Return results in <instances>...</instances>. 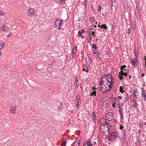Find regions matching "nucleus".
<instances>
[{
	"label": "nucleus",
	"instance_id": "nucleus-62",
	"mask_svg": "<svg viewBox=\"0 0 146 146\" xmlns=\"http://www.w3.org/2000/svg\"><path fill=\"white\" fill-rule=\"evenodd\" d=\"M72 55L73 58L75 56V54H72Z\"/></svg>",
	"mask_w": 146,
	"mask_h": 146
},
{
	"label": "nucleus",
	"instance_id": "nucleus-35",
	"mask_svg": "<svg viewBox=\"0 0 146 146\" xmlns=\"http://www.w3.org/2000/svg\"><path fill=\"white\" fill-rule=\"evenodd\" d=\"M119 105H120V104H119V103L118 104V106L119 108V112L122 111H123L122 108Z\"/></svg>",
	"mask_w": 146,
	"mask_h": 146
},
{
	"label": "nucleus",
	"instance_id": "nucleus-39",
	"mask_svg": "<svg viewBox=\"0 0 146 146\" xmlns=\"http://www.w3.org/2000/svg\"><path fill=\"white\" fill-rule=\"evenodd\" d=\"M92 45V47L94 49H96L97 48V46L94 44V43Z\"/></svg>",
	"mask_w": 146,
	"mask_h": 146
},
{
	"label": "nucleus",
	"instance_id": "nucleus-56",
	"mask_svg": "<svg viewBox=\"0 0 146 146\" xmlns=\"http://www.w3.org/2000/svg\"><path fill=\"white\" fill-rule=\"evenodd\" d=\"M74 54V50H72V54Z\"/></svg>",
	"mask_w": 146,
	"mask_h": 146
},
{
	"label": "nucleus",
	"instance_id": "nucleus-23",
	"mask_svg": "<svg viewBox=\"0 0 146 146\" xmlns=\"http://www.w3.org/2000/svg\"><path fill=\"white\" fill-rule=\"evenodd\" d=\"M92 39V36L90 35H88L87 38V40H88V42L90 43L91 42Z\"/></svg>",
	"mask_w": 146,
	"mask_h": 146
},
{
	"label": "nucleus",
	"instance_id": "nucleus-50",
	"mask_svg": "<svg viewBox=\"0 0 146 146\" xmlns=\"http://www.w3.org/2000/svg\"><path fill=\"white\" fill-rule=\"evenodd\" d=\"M101 6L100 5H99L98 6V11H100L101 10Z\"/></svg>",
	"mask_w": 146,
	"mask_h": 146
},
{
	"label": "nucleus",
	"instance_id": "nucleus-18",
	"mask_svg": "<svg viewBox=\"0 0 146 146\" xmlns=\"http://www.w3.org/2000/svg\"><path fill=\"white\" fill-rule=\"evenodd\" d=\"M1 30H3L4 31H7L8 30V28L5 25H3L1 28Z\"/></svg>",
	"mask_w": 146,
	"mask_h": 146
},
{
	"label": "nucleus",
	"instance_id": "nucleus-20",
	"mask_svg": "<svg viewBox=\"0 0 146 146\" xmlns=\"http://www.w3.org/2000/svg\"><path fill=\"white\" fill-rule=\"evenodd\" d=\"M142 95L144 98V100H146V90H142Z\"/></svg>",
	"mask_w": 146,
	"mask_h": 146
},
{
	"label": "nucleus",
	"instance_id": "nucleus-21",
	"mask_svg": "<svg viewBox=\"0 0 146 146\" xmlns=\"http://www.w3.org/2000/svg\"><path fill=\"white\" fill-rule=\"evenodd\" d=\"M67 139H62V142L61 144V146H66V141Z\"/></svg>",
	"mask_w": 146,
	"mask_h": 146
},
{
	"label": "nucleus",
	"instance_id": "nucleus-46",
	"mask_svg": "<svg viewBox=\"0 0 146 146\" xmlns=\"http://www.w3.org/2000/svg\"><path fill=\"white\" fill-rule=\"evenodd\" d=\"M128 35H129L130 33V29L129 28H128Z\"/></svg>",
	"mask_w": 146,
	"mask_h": 146
},
{
	"label": "nucleus",
	"instance_id": "nucleus-55",
	"mask_svg": "<svg viewBox=\"0 0 146 146\" xmlns=\"http://www.w3.org/2000/svg\"><path fill=\"white\" fill-rule=\"evenodd\" d=\"M117 98H118L119 99V100H120L121 98L122 97L120 96H119Z\"/></svg>",
	"mask_w": 146,
	"mask_h": 146
},
{
	"label": "nucleus",
	"instance_id": "nucleus-10",
	"mask_svg": "<svg viewBox=\"0 0 146 146\" xmlns=\"http://www.w3.org/2000/svg\"><path fill=\"white\" fill-rule=\"evenodd\" d=\"M132 64L134 68L136 67L137 66V58L133 59L132 58H130Z\"/></svg>",
	"mask_w": 146,
	"mask_h": 146
},
{
	"label": "nucleus",
	"instance_id": "nucleus-59",
	"mask_svg": "<svg viewBox=\"0 0 146 146\" xmlns=\"http://www.w3.org/2000/svg\"><path fill=\"white\" fill-rule=\"evenodd\" d=\"M145 76V74H142L141 75V77H142L143 76Z\"/></svg>",
	"mask_w": 146,
	"mask_h": 146
},
{
	"label": "nucleus",
	"instance_id": "nucleus-28",
	"mask_svg": "<svg viewBox=\"0 0 146 146\" xmlns=\"http://www.w3.org/2000/svg\"><path fill=\"white\" fill-rule=\"evenodd\" d=\"M82 33L80 32V31H78V35L79 37H81L82 39H84V37L82 35Z\"/></svg>",
	"mask_w": 146,
	"mask_h": 146
},
{
	"label": "nucleus",
	"instance_id": "nucleus-57",
	"mask_svg": "<svg viewBox=\"0 0 146 146\" xmlns=\"http://www.w3.org/2000/svg\"><path fill=\"white\" fill-rule=\"evenodd\" d=\"M139 145H140V146H141V142H139Z\"/></svg>",
	"mask_w": 146,
	"mask_h": 146
},
{
	"label": "nucleus",
	"instance_id": "nucleus-52",
	"mask_svg": "<svg viewBox=\"0 0 146 146\" xmlns=\"http://www.w3.org/2000/svg\"><path fill=\"white\" fill-rule=\"evenodd\" d=\"M124 70L125 71V72H129V70L128 69H124Z\"/></svg>",
	"mask_w": 146,
	"mask_h": 146
},
{
	"label": "nucleus",
	"instance_id": "nucleus-25",
	"mask_svg": "<svg viewBox=\"0 0 146 146\" xmlns=\"http://www.w3.org/2000/svg\"><path fill=\"white\" fill-rule=\"evenodd\" d=\"M126 68V66L125 65H122L121 66L120 68V70L121 71L120 72H124V70L125 68Z\"/></svg>",
	"mask_w": 146,
	"mask_h": 146
},
{
	"label": "nucleus",
	"instance_id": "nucleus-38",
	"mask_svg": "<svg viewBox=\"0 0 146 146\" xmlns=\"http://www.w3.org/2000/svg\"><path fill=\"white\" fill-rule=\"evenodd\" d=\"M135 92H136V91H135V92H134L132 94V95L133 96L135 97V98L137 99V96L136 95Z\"/></svg>",
	"mask_w": 146,
	"mask_h": 146
},
{
	"label": "nucleus",
	"instance_id": "nucleus-16",
	"mask_svg": "<svg viewBox=\"0 0 146 146\" xmlns=\"http://www.w3.org/2000/svg\"><path fill=\"white\" fill-rule=\"evenodd\" d=\"M86 62L87 61L89 64H92V59L91 58V56H88L87 58H86Z\"/></svg>",
	"mask_w": 146,
	"mask_h": 146
},
{
	"label": "nucleus",
	"instance_id": "nucleus-48",
	"mask_svg": "<svg viewBox=\"0 0 146 146\" xmlns=\"http://www.w3.org/2000/svg\"><path fill=\"white\" fill-rule=\"evenodd\" d=\"M80 32L82 33H85L86 32L85 31L84 29H82L81 30V31Z\"/></svg>",
	"mask_w": 146,
	"mask_h": 146
},
{
	"label": "nucleus",
	"instance_id": "nucleus-34",
	"mask_svg": "<svg viewBox=\"0 0 146 146\" xmlns=\"http://www.w3.org/2000/svg\"><path fill=\"white\" fill-rule=\"evenodd\" d=\"M97 53L98 54L97 58H98V59H97V60H99V59H101V58H102L100 54H99V52H97Z\"/></svg>",
	"mask_w": 146,
	"mask_h": 146
},
{
	"label": "nucleus",
	"instance_id": "nucleus-13",
	"mask_svg": "<svg viewBox=\"0 0 146 146\" xmlns=\"http://www.w3.org/2000/svg\"><path fill=\"white\" fill-rule=\"evenodd\" d=\"M28 14L30 17H32L34 14V9L33 8H30L28 9Z\"/></svg>",
	"mask_w": 146,
	"mask_h": 146
},
{
	"label": "nucleus",
	"instance_id": "nucleus-32",
	"mask_svg": "<svg viewBox=\"0 0 146 146\" xmlns=\"http://www.w3.org/2000/svg\"><path fill=\"white\" fill-rule=\"evenodd\" d=\"M4 46V43L3 42L0 41V49H2Z\"/></svg>",
	"mask_w": 146,
	"mask_h": 146
},
{
	"label": "nucleus",
	"instance_id": "nucleus-53",
	"mask_svg": "<svg viewBox=\"0 0 146 146\" xmlns=\"http://www.w3.org/2000/svg\"><path fill=\"white\" fill-rule=\"evenodd\" d=\"M93 29V25H92V26H91V27L90 29L91 30H92Z\"/></svg>",
	"mask_w": 146,
	"mask_h": 146
},
{
	"label": "nucleus",
	"instance_id": "nucleus-29",
	"mask_svg": "<svg viewBox=\"0 0 146 146\" xmlns=\"http://www.w3.org/2000/svg\"><path fill=\"white\" fill-rule=\"evenodd\" d=\"M101 28H103L104 29H108L107 27L106 24H102L101 26Z\"/></svg>",
	"mask_w": 146,
	"mask_h": 146
},
{
	"label": "nucleus",
	"instance_id": "nucleus-24",
	"mask_svg": "<svg viewBox=\"0 0 146 146\" xmlns=\"http://www.w3.org/2000/svg\"><path fill=\"white\" fill-rule=\"evenodd\" d=\"M79 84V82L78 80H76L75 81L74 83V86L76 88L77 87Z\"/></svg>",
	"mask_w": 146,
	"mask_h": 146
},
{
	"label": "nucleus",
	"instance_id": "nucleus-58",
	"mask_svg": "<svg viewBox=\"0 0 146 146\" xmlns=\"http://www.w3.org/2000/svg\"><path fill=\"white\" fill-rule=\"evenodd\" d=\"M96 143V142H94L93 143V145H95Z\"/></svg>",
	"mask_w": 146,
	"mask_h": 146
},
{
	"label": "nucleus",
	"instance_id": "nucleus-5",
	"mask_svg": "<svg viewBox=\"0 0 146 146\" xmlns=\"http://www.w3.org/2000/svg\"><path fill=\"white\" fill-rule=\"evenodd\" d=\"M114 113L113 112H109L106 115L105 117L106 120L107 121H110L113 120V115Z\"/></svg>",
	"mask_w": 146,
	"mask_h": 146
},
{
	"label": "nucleus",
	"instance_id": "nucleus-9",
	"mask_svg": "<svg viewBox=\"0 0 146 146\" xmlns=\"http://www.w3.org/2000/svg\"><path fill=\"white\" fill-rule=\"evenodd\" d=\"M62 21L63 20L60 19H57L55 23V25L56 27L62 25Z\"/></svg>",
	"mask_w": 146,
	"mask_h": 146
},
{
	"label": "nucleus",
	"instance_id": "nucleus-44",
	"mask_svg": "<svg viewBox=\"0 0 146 146\" xmlns=\"http://www.w3.org/2000/svg\"><path fill=\"white\" fill-rule=\"evenodd\" d=\"M0 15H1L2 16L4 15V13L2 12V11H0Z\"/></svg>",
	"mask_w": 146,
	"mask_h": 146
},
{
	"label": "nucleus",
	"instance_id": "nucleus-27",
	"mask_svg": "<svg viewBox=\"0 0 146 146\" xmlns=\"http://www.w3.org/2000/svg\"><path fill=\"white\" fill-rule=\"evenodd\" d=\"M133 52L135 55V58H137V52L136 49H134L133 50Z\"/></svg>",
	"mask_w": 146,
	"mask_h": 146
},
{
	"label": "nucleus",
	"instance_id": "nucleus-3",
	"mask_svg": "<svg viewBox=\"0 0 146 146\" xmlns=\"http://www.w3.org/2000/svg\"><path fill=\"white\" fill-rule=\"evenodd\" d=\"M108 125H109L107 123L104 124H100V129L101 131L104 133H105L106 132H108L109 130Z\"/></svg>",
	"mask_w": 146,
	"mask_h": 146
},
{
	"label": "nucleus",
	"instance_id": "nucleus-11",
	"mask_svg": "<svg viewBox=\"0 0 146 146\" xmlns=\"http://www.w3.org/2000/svg\"><path fill=\"white\" fill-rule=\"evenodd\" d=\"M80 96L79 94H78L76 97V107L78 108L79 106V103H81V100L80 99Z\"/></svg>",
	"mask_w": 146,
	"mask_h": 146
},
{
	"label": "nucleus",
	"instance_id": "nucleus-60",
	"mask_svg": "<svg viewBox=\"0 0 146 146\" xmlns=\"http://www.w3.org/2000/svg\"><path fill=\"white\" fill-rule=\"evenodd\" d=\"M58 29L59 30H60L61 29V27H60V26H58Z\"/></svg>",
	"mask_w": 146,
	"mask_h": 146
},
{
	"label": "nucleus",
	"instance_id": "nucleus-64",
	"mask_svg": "<svg viewBox=\"0 0 146 146\" xmlns=\"http://www.w3.org/2000/svg\"><path fill=\"white\" fill-rule=\"evenodd\" d=\"M144 59L145 60V61H146V57L145 56H144Z\"/></svg>",
	"mask_w": 146,
	"mask_h": 146
},
{
	"label": "nucleus",
	"instance_id": "nucleus-37",
	"mask_svg": "<svg viewBox=\"0 0 146 146\" xmlns=\"http://www.w3.org/2000/svg\"><path fill=\"white\" fill-rule=\"evenodd\" d=\"M91 93V94L90 95L91 96L93 95L94 96H96V92L95 91H93L92 92V93Z\"/></svg>",
	"mask_w": 146,
	"mask_h": 146
},
{
	"label": "nucleus",
	"instance_id": "nucleus-6",
	"mask_svg": "<svg viewBox=\"0 0 146 146\" xmlns=\"http://www.w3.org/2000/svg\"><path fill=\"white\" fill-rule=\"evenodd\" d=\"M128 72H119V79L120 80H122L123 78V76H126L128 75Z\"/></svg>",
	"mask_w": 146,
	"mask_h": 146
},
{
	"label": "nucleus",
	"instance_id": "nucleus-43",
	"mask_svg": "<svg viewBox=\"0 0 146 146\" xmlns=\"http://www.w3.org/2000/svg\"><path fill=\"white\" fill-rule=\"evenodd\" d=\"M62 106H59L58 108L57 109V110L58 111H59L60 110H62Z\"/></svg>",
	"mask_w": 146,
	"mask_h": 146
},
{
	"label": "nucleus",
	"instance_id": "nucleus-36",
	"mask_svg": "<svg viewBox=\"0 0 146 146\" xmlns=\"http://www.w3.org/2000/svg\"><path fill=\"white\" fill-rule=\"evenodd\" d=\"M90 21L91 22H93L95 21L94 18L93 17H91L90 18Z\"/></svg>",
	"mask_w": 146,
	"mask_h": 146
},
{
	"label": "nucleus",
	"instance_id": "nucleus-22",
	"mask_svg": "<svg viewBox=\"0 0 146 146\" xmlns=\"http://www.w3.org/2000/svg\"><path fill=\"white\" fill-rule=\"evenodd\" d=\"M115 3V0H111L110 1V4L111 5V8L114 5V4Z\"/></svg>",
	"mask_w": 146,
	"mask_h": 146
},
{
	"label": "nucleus",
	"instance_id": "nucleus-40",
	"mask_svg": "<svg viewBox=\"0 0 146 146\" xmlns=\"http://www.w3.org/2000/svg\"><path fill=\"white\" fill-rule=\"evenodd\" d=\"M87 0H85L83 4L85 6V7H86L87 5Z\"/></svg>",
	"mask_w": 146,
	"mask_h": 146
},
{
	"label": "nucleus",
	"instance_id": "nucleus-2",
	"mask_svg": "<svg viewBox=\"0 0 146 146\" xmlns=\"http://www.w3.org/2000/svg\"><path fill=\"white\" fill-rule=\"evenodd\" d=\"M101 82L104 83L107 82L111 83L112 84H114V79L112 76L111 74H105L103 76L102 78L101 79Z\"/></svg>",
	"mask_w": 146,
	"mask_h": 146
},
{
	"label": "nucleus",
	"instance_id": "nucleus-31",
	"mask_svg": "<svg viewBox=\"0 0 146 146\" xmlns=\"http://www.w3.org/2000/svg\"><path fill=\"white\" fill-rule=\"evenodd\" d=\"M119 88L120 89L119 91L120 92H121L122 93H123L124 92H125V91L123 90V88L122 86H120Z\"/></svg>",
	"mask_w": 146,
	"mask_h": 146
},
{
	"label": "nucleus",
	"instance_id": "nucleus-42",
	"mask_svg": "<svg viewBox=\"0 0 146 146\" xmlns=\"http://www.w3.org/2000/svg\"><path fill=\"white\" fill-rule=\"evenodd\" d=\"M66 0H60V2L62 4H64Z\"/></svg>",
	"mask_w": 146,
	"mask_h": 146
},
{
	"label": "nucleus",
	"instance_id": "nucleus-33",
	"mask_svg": "<svg viewBox=\"0 0 146 146\" xmlns=\"http://www.w3.org/2000/svg\"><path fill=\"white\" fill-rule=\"evenodd\" d=\"M76 145H77L78 146H79L80 144V143L79 142H78V143H76V141H75L72 144V146H74L76 145Z\"/></svg>",
	"mask_w": 146,
	"mask_h": 146
},
{
	"label": "nucleus",
	"instance_id": "nucleus-61",
	"mask_svg": "<svg viewBox=\"0 0 146 146\" xmlns=\"http://www.w3.org/2000/svg\"><path fill=\"white\" fill-rule=\"evenodd\" d=\"M92 35H94V34H95V32L94 31H92Z\"/></svg>",
	"mask_w": 146,
	"mask_h": 146
},
{
	"label": "nucleus",
	"instance_id": "nucleus-51",
	"mask_svg": "<svg viewBox=\"0 0 146 146\" xmlns=\"http://www.w3.org/2000/svg\"><path fill=\"white\" fill-rule=\"evenodd\" d=\"M96 88H95V87L92 86V90H96Z\"/></svg>",
	"mask_w": 146,
	"mask_h": 146
},
{
	"label": "nucleus",
	"instance_id": "nucleus-45",
	"mask_svg": "<svg viewBox=\"0 0 146 146\" xmlns=\"http://www.w3.org/2000/svg\"><path fill=\"white\" fill-rule=\"evenodd\" d=\"M115 101L117 102H118L119 101V100L117 98H115Z\"/></svg>",
	"mask_w": 146,
	"mask_h": 146
},
{
	"label": "nucleus",
	"instance_id": "nucleus-15",
	"mask_svg": "<svg viewBox=\"0 0 146 146\" xmlns=\"http://www.w3.org/2000/svg\"><path fill=\"white\" fill-rule=\"evenodd\" d=\"M92 146V145L90 141H86L83 144V146Z\"/></svg>",
	"mask_w": 146,
	"mask_h": 146
},
{
	"label": "nucleus",
	"instance_id": "nucleus-7",
	"mask_svg": "<svg viewBox=\"0 0 146 146\" xmlns=\"http://www.w3.org/2000/svg\"><path fill=\"white\" fill-rule=\"evenodd\" d=\"M98 122L100 124H104L107 123L109 126H111L110 123H109V122L106 120V119H105L104 118L102 117L100 118L98 121Z\"/></svg>",
	"mask_w": 146,
	"mask_h": 146
},
{
	"label": "nucleus",
	"instance_id": "nucleus-49",
	"mask_svg": "<svg viewBox=\"0 0 146 146\" xmlns=\"http://www.w3.org/2000/svg\"><path fill=\"white\" fill-rule=\"evenodd\" d=\"M12 35V33H10L9 34L7 35V37H9L11 36Z\"/></svg>",
	"mask_w": 146,
	"mask_h": 146
},
{
	"label": "nucleus",
	"instance_id": "nucleus-47",
	"mask_svg": "<svg viewBox=\"0 0 146 146\" xmlns=\"http://www.w3.org/2000/svg\"><path fill=\"white\" fill-rule=\"evenodd\" d=\"M123 126H122L121 124H120V127L119 128L121 129L122 130L123 128Z\"/></svg>",
	"mask_w": 146,
	"mask_h": 146
},
{
	"label": "nucleus",
	"instance_id": "nucleus-12",
	"mask_svg": "<svg viewBox=\"0 0 146 146\" xmlns=\"http://www.w3.org/2000/svg\"><path fill=\"white\" fill-rule=\"evenodd\" d=\"M10 111L11 113L14 114L16 110V106L15 105L12 104L10 108Z\"/></svg>",
	"mask_w": 146,
	"mask_h": 146
},
{
	"label": "nucleus",
	"instance_id": "nucleus-41",
	"mask_svg": "<svg viewBox=\"0 0 146 146\" xmlns=\"http://www.w3.org/2000/svg\"><path fill=\"white\" fill-rule=\"evenodd\" d=\"M128 97L127 96H126L125 98L124 99V102H125L127 101L128 100Z\"/></svg>",
	"mask_w": 146,
	"mask_h": 146
},
{
	"label": "nucleus",
	"instance_id": "nucleus-4",
	"mask_svg": "<svg viewBox=\"0 0 146 146\" xmlns=\"http://www.w3.org/2000/svg\"><path fill=\"white\" fill-rule=\"evenodd\" d=\"M118 137V133L115 131H113L109 137L108 140H115Z\"/></svg>",
	"mask_w": 146,
	"mask_h": 146
},
{
	"label": "nucleus",
	"instance_id": "nucleus-19",
	"mask_svg": "<svg viewBox=\"0 0 146 146\" xmlns=\"http://www.w3.org/2000/svg\"><path fill=\"white\" fill-rule=\"evenodd\" d=\"M83 71L86 72H88V68L87 66L86 65H83Z\"/></svg>",
	"mask_w": 146,
	"mask_h": 146
},
{
	"label": "nucleus",
	"instance_id": "nucleus-8",
	"mask_svg": "<svg viewBox=\"0 0 146 146\" xmlns=\"http://www.w3.org/2000/svg\"><path fill=\"white\" fill-rule=\"evenodd\" d=\"M135 13L136 17L139 19L141 16V14L140 8L136 6V7Z\"/></svg>",
	"mask_w": 146,
	"mask_h": 146
},
{
	"label": "nucleus",
	"instance_id": "nucleus-26",
	"mask_svg": "<svg viewBox=\"0 0 146 146\" xmlns=\"http://www.w3.org/2000/svg\"><path fill=\"white\" fill-rule=\"evenodd\" d=\"M137 104V101L135 100H134L133 102L132 105L133 107H135L136 106Z\"/></svg>",
	"mask_w": 146,
	"mask_h": 146
},
{
	"label": "nucleus",
	"instance_id": "nucleus-54",
	"mask_svg": "<svg viewBox=\"0 0 146 146\" xmlns=\"http://www.w3.org/2000/svg\"><path fill=\"white\" fill-rule=\"evenodd\" d=\"M50 69L51 70V69L50 68V67H48L47 68L48 70H49Z\"/></svg>",
	"mask_w": 146,
	"mask_h": 146
},
{
	"label": "nucleus",
	"instance_id": "nucleus-14",
	"mask_svg": "<svg viewBox=\"0 0 146 146\" xmlns=\"http://www.w3.org/2000/svg\"><path fill=\"white\" fill-rule=\"evenodd\" d=\"M126 131L125 130H123L121 132V134L123 139H125L127 137V135H125Z\"/></svg>",
	"mask_w": 146,
	"mask_h": 146
},
{
	"label": "nucleus",
	"instance_id": "nucleus-63",
	"mask_svg": "<svg viewBox=\"0 0 146 146\" xmlns=\"http://www.w3.org/2000/svg\"><path fill=\"white\" fill-rule=\"evenodd\" d=\"M112 106L114 108H115V106L113 104Z\"/></svg>",
	"mask_w": 146,
	"mask_h": 146
},
{
	"label": "nucleus",
	"instance_id": "nucleus-17",
	"mask_svg": "<svg viewBox=\"0 0 146 146\" xmlns=\"http://www.w3.org/2000/svg\"><path fill=\"white\" fill-rule=\"evenodd\" d=\"M96 115L95 113V112L94 111L92 113V118L93 121L95 123H96Z\"/></svg>",
	"mask_w": 146,
	"mask_h": 146
},
{
	"label": "nucleus",
	"instance_id": "nucleus-1",
	"mask_svg": "<svg viewBox=\"0 0 146 146\" xmlns=\"http://www.w3.org/2000/svg\"><path fill=\"white\" fill-rule=\"evenodd\" d=\"M113 83H111L106 82L104 83L101 82V80L99 82V86L101 92L104 93H106L109 91L113 87Z\"/></svg>",
	"mask_w": 146,
	"mask_h": 146
},
{
	"label": "nucleus",
	"instance_id": "nucleus-30",
	"mask_svg": "<svg viewBox=\"0 0 146 146\" xmlns=\"http://www.w3.org/2000/svg\"><path fill=\"white\" fill-rule=\"evenodd\" d=\"M120 116V119H122L123 118V111L119 112Z\"/></svg>",
	"mask_w": 146,
	"mask_h": 146
}]
</instances>
